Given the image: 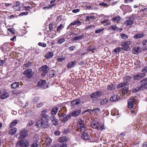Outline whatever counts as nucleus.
Segmentation results:
<instances>
[{"label":"nucleus","instance_id":"f257e3e1","mask_svg":"<svg viewBox=\"0 0 147 147\" xmlns=\"http://www.w3.org/2000/svg\"><path fill=\"white\" fill-rule=\"evenodd\" d=\"M48 109H45L41 111L40 114V119L36 123V125L42 128H46L49 127L48 123L49 116L46 114Z\"/></svg>","mask_w":147,"mask_h":147},{"label":"nucleus","instance_id":"f03ea898","mask_svg":"<svg viewBox=\"0 0 147 147\" xmlns=\"http://www.w3.org/2000/svg\"><path fill=\"white\" fill-rule=\"evenodd\" d=\"M145 89H147V78L141 80L140 84L133 89V91L136 92L139 90H143Z\"/></svg>","mask_w":147,"mask_h":147},{"label":"nucleus","instance_id":"7ed1b4c3","mask_svg":"<svg viewBox=\"0 0 147 147\" xmlns=\"http://www.w3.org/2000/svg\"><path fill=\"white\" fill-rule=\"evenodd\" d=\"M132 79V76H125L123 77V82L119 84L117 86L118 88L129 85V82Z\"/></svg>","mask_w":147,"mask_h":147},{"label":"nucleus","instance_id":"20e7f679","mask_svg":"<svg viewBox=\"0 0 147 147\" xmlns=\"http://www.w3.org/2000/svg\"><path fill=\"white\" fill-rule=\"evenodd\" d=\"M77 129V131L78 132L81 133L84 132L86 128L85 126L84 120L81 119H78Z\"/></svg>","mask_w":147,"mask_h":147},{"label":"nucleus","instance_id":"39448f33","mask_svg":"<svg viewBox=\"0 0 147 147\" xmlns=\"http://www.w3.org/2000/svg\"><path fill=\"white\" fill-rule=\"evenodd\" d=\"M126 19L127 20L124 22V24L126 26L131 25L134 23L135 20L134 15H132L131 16L127 17Z\"/></svg>","mask_w":147,"mask_h":147},{"label":"nucleus","instance_id":"423d86ee","mask_svg":"<svg viewBox=\"0 0 147 147\" xmlns=\"http://www.w3.org/2000/svg\"><path fill=\"white\" fill-rule=\"evenodd\" d=\"M34 74V72L32 71V70L31 68L27 69L23 73V74L25 75L26 78H32Z\"/></svg>","mask_w":147,"mask_h":147},{"label":"nucleus","instance_id":"0eeeda50","mask_svg":"<svg viewBox=\"0 0 147 147\" xmlns=\"http://www.w3.org/2000/svg\"><path fill=\"white\" fill-rule=\"evenodd\" d=\"M131 42L130 41L122 42L121 44V50L123 51L129 50L130 49L129 45Z\"/></svg>","mask_w":147,"mask_h":147},{"label":"nucleus","instance_id":"6e6552de","mask_svg":"<svg viewBox=\"0 0 147 147\" xmlns=\"http://www.w3.org/2000/svg\"><path fill=\"white\" fill-rule=\"evenodd\" d=\"M48 67L46 65H44L40 67L39 69V71L42 72L41 76L42 77H45L48 72Z\"/></svg>","mask_w":147,"mask_h":147},{"label":"nucleus","instance_id":"1a4fd4ad","mask_svg":"<svg viewBox=\"0 0 147 147\" xmlns=\"http://www.w3.org/2000/svg\"><path fill=\"white\" fill-rule=\"evenodd\" d=\"M102 94V92L100 90H99L96 91L94 92L91 94L90 95V97L92 98H98L100 97Z\"/></svg>","mask_w":147,"mask_h":147},{"label":"nucleus","instance_id":"9d476101","mask_svg":"<svg viewBox=\"0 0 147 147\" xmlns=\"http://www.w3.org/2000/svg\"><path fill=\"white\" fill-rule=\"evenodd\" d=\"M21 147H27L29 146V142L26 140H22L19 141L17 143Z\"/></svg>","mask_w":147,"mask_h":147},{"label":"nucleus","instance_id":"9b49d317","mask_svg":"<svg viewBox=\"0 0 147 147\" xmlns=\"http://www.w3.org/2000/svg\"><path fill=\"white\" fill-rule=\"evenodd\" d=\"M50 119L52 124L55 126H57L58 124V119L54 116H51L50 117Z\"/></svg>","mask_w":147,"mask_h":147},{"label":"nucleus","instance_id":"f8f14e48","mask_svg":"<svg viewBox=\"0 0 147 147\" xmlns=\"http://www.w3.org/2000/svg\"><path fill=\"white\" fill-rule=\"evenodd\" d=\"M20 137L21 138L24 139L28 136V132L26 130L24 129L20 131Z\"/></svg>","mask_w":147,"mask_h":147},{"label":"nucleus","instance_id":"ddd939ff","mask_svg":"<svg viewBox=\"0 0 147 147\" xmlns=\"http://www.w3.org/2000/svg\"><path fill=\"white\" fill-rule=\"evenodd\" d=\"M145 75L144 73H142L134 75L133 76V78L134 80H139L144 77Z\"/></svg>","mask_w":147,"mask_h":147},{"label":"nucleus","instance_id":"4468645a","mask_svg":"<svg viewBox=\"0 0 147 147\" xmlns=\"http://www.w3.org/2000/svg\"><path fill=\"white\" fill-rule=\"evenodd\" d=\"M135 100L136 99L134 98L129 99L128 100V105L129 108L131 109L133 107Z\"/></svg>","mask_w":147,"mask_h":147},{"label":"nucleus","instance_id":"2eb2a0df","mask_svg":"<svg viewBox=\"0 0 147 147\" xmlns=\"http://www.w3.org/2000/svg\"><path fill=\"white\" fill-rule=\"evenodd\" d=\"M120 99V97L119 95L115 94L110 98V100L111 102H114L119 100Z\"/></svg>","mask_w":147,"mask_h":147},{"label":"nucleus","instance_id":"dca6fc26","mask_svg":"<svg viewBox=\"0 0 147 147\" xmlns=\"http://www.w3.org/2000/svg\"><path fill=\"white\" fill-rule=\"evenodd\" d=\"M68 138L66 136L60 137L59 138L58 142L60 143H63L66 142L68 141Z\"/></svg>","mask_w":147,"mask_h":147},{"label":"nucleus","instance_id":"f3484780","mask_svg":"<svg viewBox=\"0 0 147 147\" xmlns=\"http://www.w3.org/2000/svg\"><path fill=\"white\" fill-rule=\"evenodd\" d=\"M100 123L97 121H94L91 123V126L92 128L96 129L97 130H99V126Z\"/></svg>","mask_w":147,"mask_h":147},{"label":"nucleus","instance_id":"a211bd4d","mask_svg":"<svg viewBox=\"0 0 147 147\" xmlns=\"http://www.w3.org/2000/svg\"><path fill=\"white\" fill-rule=\"evenodd\" d=\"M76 61H71L67 64V67L69 69L72 68L76 65Z\"/></svg>","mask_w":147,"mask_h":147},{"label":"nucleus","instance_id":"6ab92c4d","mask_svg":"<svg viewBox=\"0 0 147 147\" xmlns=\"http://www.w3.org/2000/svg\"><path fill=\"white\" fill-rule=\"evenodd\" d=\"M46 82L45 80H42L38 81L37 83V86L38 87H42L45 85Z\"/></svg>","mask_w":147,"mask_h":147},{"label":"nucleus","instance_id":"aec40b11","mask_svg":"<svg viewBox=\"0 0 147 147\" xmlns=\"http://www.w3.org/2000/svg\"><path fill=\"white\" fill-rule=\"evenodd\" d=\"M81 111L80 109L76 111H74L72 113H70L71 116L76 117L79 115L81 112Z\"/></svg>","mask_w":147,"mask_h":147},{"label":"nucleus","instance_id":"412c9836","mask_svg":"<svg viewBox=\"0 0 147 147\" xmlns=\"http://www.w3.org/2000/svg\"><path fill=\"white\" fill-rule=\"evenodd\" d=\"M81 102V100L80 99H76L71 101V104L72 105H78Z\"/></svg>","mask_w":147,"mask_h":147},{"label":"nucleus","instance_id":"4be33fe9","mask_svg":"<svg viewBox=\"0 0 147 147\" xmlns=\"http://www.w3.org/2000/svg\"><path fill=\"white\" fill-rule=\"evenodd\" d=\"M81 135V138H82L85 140H88L90 139V137L89 135L86 133L83 132Z\"/></svg>","mask_w":147,"mask_h":147},{"label":"nucleus","instance_id":"5701e85b","mask_svg":"<svg viewBox=\"0 0 147 147\" xmlns=\"http://www.w3.org/2000/svg\"><path fill=\"white\" fill-rule=\"evenodd\" d=\"M17 129L16 127H13L9 130V134L11 136L14 135L16 132Z\"/></svg>","mask_w":147,"mask_h":147},{"label":"nucleus","instance_id":"b1692460","mask_svg":"<svg viewBox=\"0 0 147 147\" xmlns=\"http://www.w3.org/2000/svg\"><path fill=\"white\" fill-rule=\"evenodd\" d=\"M19 86V82H14L11 84V87L12 89H15L18 87Z\"/></svg>","mask_w":147,"mask_h":147},{"label":"nucleus","instance_id":"393cba45","mask_svg":"<svg viewBox=\"0 0 147 147\" xmlns=\"http://www.w3.org/2000/svg\"><path fill=\"white\" fill-rule=\"evenodd\" d=\"M94 19L95 17L94 16L92 15H89L88 16H87L86 17L85 20L87 22H90L94 20Z\"/></svg>","mask_w":147,"mask_h":147},{"label":"nucleus","instance_id":"a878e982","mask_svg":"<svg viewBox=\"0 0 147 147\" xmlns=\"http://www.w3.org/2000/svg\"><path fill=\"white\" fill-rule=\"evenodd\" d=\"M59 109V108L58 107H55L53 108L51 111V114L54 116V115L56 114Z\"/></svg>","mask_w":147,"mask_h":147},{"label":"nucleus","instance_id":"bb28decb","mask_svg":"<svg viewBox=\"0 0 147 147\" xmlns=\"http://www.w3.org/2000/svg\"><path fill=\"white\" fill-rule=\"evenodd\" d=\"M9 96V94L6 92H4L1 95L0 98L3 99H4Z\"/></svg>","mask_w":147,"mask_h":147},{"label":"nucleus","instance_id":"cd10ccee","mask_svg":"<svg viewBox=\"0 0 147 147\" xmlns=\"http://www.w3.org/2000/svg\"><path fill=\"white\" fill-rule=\"evenodd\" d=\"M71 117V116L69 113V115H66L64 117H63L61 120V121L63 123H65L68 121L69 119Z\"/></svg>","mask_w":147,"mask_h":147},{"label":"nucleus","instance_id":"c85d7f7f","mask_svg":"<svg viewBox=\"0 0 147 147\" xmlns=\"http://www.w3.org/2000/svg\"><path fill=\"white\" fill-rule=\"evenodd\" d=\"M141 50V49L140 47H136L134 49L132 52L134 53L137 54H138Z\"/></svg>","mask_w":147,"mask_h":147},{"label":"nucleus","instance_id":"c756f323","mask_svg":"<svg viewBox=\"0 0 147 147\" xmlns=\"http://www.w3.org/2000/svg\"><path fill=\"white\" fill-rule=\"evenodd\" d=\"M18 120L15 119L13 120L10 124L9 127L10 128H11L13 126H15L18 123Z\"/></svg>","mask_w":147,"mask_h":147},{"label":"nucleus","instance_id":"7c9ffc66","mask_svg":"<svg viewBox=\"0 0 147 147\" xmlns=\"http://www.w3.org/2000/svg\"><path fill=\"white\" fill-rule=\"evenodd\" d=\"M108 99L107 98H105L102 99L101 100H100V104L101 105H103L106 104L108 102Z\"/></svg>","mask_w":147,"mask_h":147},{"label":"nucleus","instance_id":"2f4dec72","mask_svg":"<svg viewBox=\"0 0 147 147\" xmlns=\"http://www.w3.org/2000/svg\"><path fill=\"white\" fill-rule=\"evenodd\" d=\"M121 47H117L112 51V53L113 54L114 53H119L121 51Z\"/></svg>","mask_w":147,"mask_h":147},{"label":"nucleus","instance_id":"473e14b6","mask_svg":"<svg viewBox=\"0 0 147 147\" xmlns=\"http://www.w3.org/2000/svg\"><path fill=\"white\" fill-rule=\"evenodd\" d=\"M53 55V53L52 52H49L47 53V55L45 56V58L47 59H49Z\"/></svg>","mask_w":147,"mask_h":147},{"label":"nucleus","instance_id":"72a5a7b5","mask_svg":"<svg viewBox=\"0 0 147 147\" xmlns=\"http://www.w3.org/2000/svg\"><path fill=\"white\" fill-rule=\"evenodd\" d=\"M96 48L95 47H92V46H89L87 49V50L89 51H93L95 50Z\"/></svg>","mask_w":147,"mask_h":147},{"label":"nucleus","instance_id":"f704fd0d","mask_svg":"<svg viewBox=\"0 0 147 147\" xmlns=\"http://www.w3.org/2000/svg\"><path fill=\"white\" fill-rule=\"evenodd\" d=\"M72 23L74 25L79 26L82 24L81 22L78 20L75 21Z\"/></svg>","mask_w":147,"mask_h":147},{"label":"nucleus","instance_id":"c9c22d12","mask_svg":"<svg viewBox=\"0 0 147 147\" xmlns=\"http://www.w3.org/2000/svg\"><path fill=\"white\" fill-rule=\"evenodd\" d=\"M121 19V17L119 16H115L113 18L112 21L114 22H118V21H120Z\"/></svg>","mask_w":147,"mask_h":147},{"label":"nucleus","instance_id":"e433bc0d","mask_svg":"<svg viewBox=\"0 0 147 147\" xmlns=\"http://www.w3.org/2000/svg\"><path fill=\"white\" fill-rule=\"evenodd\" d=\"M107 88L109 90H114L115 87L113 84H111L107 86Z\"/></svg>","mask_w":147,"mask_h":147},{"label":"nucleus","instance_id":"4c0bfd02","mask_svg":"<svg viewBox=\"0 0 147 147\" xmlns=\"http://www.w3.org/2000/svg\"><path fill=\"white\" fill-rule=\"evenodd\" d=\"M13 8L15 11H18L20 10L21 7L19 5H16L13 6Z\"/></svg>","mask_w":147,"mask_h":147},{"label":"nucleus","instance_id":"58836bf2","mask_svg":"<svg viewBox=\"0 0 147 147\" xmlns=\"http://www.w3.org/2000/svg\"><path fill=\"white\" fill-rule=\"evenodd\" d=\"M39 144L37 141H34L32 144L30 145V147H37L38 146Z\"/></svg>","mask_w":147,"mask_h":147},{"label":"nucleus","instance_id":"ea45409f","mask_svg":"<svg viewBox=\"0 0 147 147\" xmlns=\"http://www.w3.org/2000/svg\"><path fill=\"white\" fill-rule=\"evenodd\" d=\"M143 45L144 49L147 50V40H144L143 41Z\"/></svg>","mask_w":147,"mask_h":147},{"label":"nucleus","instance_id":"a19ab883","mask_svg":"<svg viewBox=\"0 0 147 147\" xmlns=\"http://www.w3.org/2000/svg\"><path fill=\"white\" fill-rule=\"evenodd\" d=\"M128 89L126 87L123 88L122 90V93L123 95H125L127 93Z\"/></svg>","mask_w":147,"mask_h":147},{"label":"nucleus","instance_id":"79ce46f5","mask_svg":"<svg viewBox=\"0 0 147 147\" xmlns=\"http://www.w3.org/2000/svg\"><path fill=\"white\" fill-rule=\"evenodd\" d=\"M32 64V63L30 62H28V63L24 64L23 66L26 68H27Z\"/></svg>","mask_w":147,"mask_h":147},{"label":"nucleus","instance_id":"37998d69","mask_svg":"<svg viewBox=\"0 0 147 147\" xmlns=\"http://www.w3.org/2000/svg\"><path fill=\"white\" fill-rule=\"evenodd\" d=\"M6 48L7 46L5 44H3L0 47V49L2 51L4 52L5 51H6Z\"/></svg>","mask_w":147,"mask_h":147},{"label":"nucleus","instance_id":"c03bdc74","mask_svg":"<svg viewBox=\"0 0 147 147\" xmlns=\"http://www.w3.org/2000/svg\"><path fill=\"white\" fill-rule=\"evenodd\" d=\"M52 142V139L50 138H47L46 140V142L47 144L49 145Z\"/></svg>","mask_w":147,"mask_h":147},{"label":"nucleus","instance_id":"a18cd8bd","mask_svg":"<svg viewBox=\"0 0 147 147\" xmlns=\"http://www.w3.org/2000/svg\"><path fill=\"white\" fill-rule=\"evenodd\" d=\"M95 27V26L94 25H90L89 26H86L85 28V29L86 30H88L89 29H92L94 28Z\"/></svg>","mask_w":147,"mask_h":147},{"label":"nucleus","instance_id":"49530a36","mask_svg":"<svg viewBox=\"0 0 147 147\" xmlns=\"http://www.w3.org/2000/svg\"><path fill=\"white\" fill-rule=\"evenodd\" d=\"M144 34L142 32H140L135 34L134 37H144Z\"/></svg>","mask_w":147,"mask_h":147},{"label":"nucleus","instance_id":"de8ad7c7","mask_svg":"<svg viewBox=\"0 0 147 147\" xmlns=\"http://www.w3.org/2000/svg\"><path fill=\"white\" fill-rule=\"evenodd\" d=\"M104 30V28H102L101 29H99L96 30L95 31V33L96 34L101 33Z\"/></svg>","mask_w":147,"mask_h":147},{"label":"nucleus","instance_id":"09e8293b","mask_svg":"<svg viewBox=\"0 0 147 147\" xmlns=\"http://www.w3.org/2000/svg\"><path fill=\"white\" fill-rule=\"evenodd\" d=\"M39 100V98L37 96L36 97H34V98L33 100V102L34 103H35Z\"/></svg>","mask_w":147,"mask_h":147},{"label":"nucleus","instance_id":"8fccbe9b","mask_svg":"<svg viewBox=\"0 0 147 147\" xmlns=\"http://www.w3.org/2000/svg\"><path fill=\"white\" fill-rule=\"evenodd\" d=\"M54 25L53 23L50 24L49 25V29L50 31H53V26Z\"/></svg>","mask_w":147,"mask_h":147},{"label":"nucleus","instance_id":"3c124183","mask_svg":"<svg viewBox=\"0 0 147 147\" xmlns=\"http://www.w3.org/2000/svg\"><path fill=\"white\" fill-rule=\"evenodd\" d=\"M74 25L71 22L70 24L68 26L67 28V29L69 30H72L73 28L74 27Z\"/></svg>","mask_w":147,"mask_h":147},{"label":"nucleus","instance_id":"603ef678","mask_svg":"<svg viewBox=\"0 0 147 147\" xmlns=\"http://www.w3.org/2000/svg\"><path fill=\"white\" fill-rule=\"evenodd\" d=\"M99 129L101 130H105L106 129V127L104 125V124H102L100 127Z\"/></svg>","mask_w":147,"mask_h":147},{"label":"nucleus","instance_id":"864d4df0","mask_svg":"<svg viewBox=\"0 0 147 147\" xmlns=\"http://www.w3.org/2000/svg\"><path fill=\"white\" fill-rule=\"evenodd\" d=\"M38 45L42 47H45L47 46V45L46 43H42L41 42H39L38 43Z\"/></svg>","mask_w":147,"mask_h":147},{"label":"nucleus","instance_id":"5fc2aeb1","mask_svg":"<svg viewBox=\"0 0 147 147\" xmlns=\"http://www.w3.org/2000/svg\"><path fill=\"white\" fill-rule=\"evenodd\" d=\"M65 41L64 38H61L59 39L57 41V43L59 44H61Z\"/></svg>","mask_w":147,"mask_h":147},{"label":"nucleus","instance_id":"6e6d98bb","mask_svg":"<svg viewBox=\"0 0 147 147\" xmlns=\"http://www.w3.org/2000/svg\"><path fill=\"white\" fill-rule=\"evenodd\" d=\"M135 64L136 65V67L138 68L140 67L141 65V63L138 60L135 63Z\"/></svg>","mask_w":147,"mask_h":147},{"label":"nucleus","instance_id":"4d7b16f0","mask_svg":"<svg viewBox=\"0 0 147 147\" xmlns=\"http://www.w3.org/2000/svg\"><path fill=\"white\" fill-rule=\"evenodd\" d=\"M142 71L143 72L142 73H144L145 75V73L147 72V66L143 68L142 69Z\"/></svg>","mask_w":147,"mask_h":147},{"label":"nucleus","instance_id":"13d9d810","mask_svg":"<svg viewBox=\"0 0 147 147\" xmlns=\"http://www.w3.org/2000/svg\"><path fill=\"white\" fill-rule=\"evenodd\" d=\"M28 14V12L27 11L23 12L21 13L19 15V16H21L24 15H27Z\"/></svg>","mask_w":147,"mask_h":147},{"label":"nucleus","instance_id":"bf43d9fd","mask_svg":"<svg viewBox=\"0 0 147 147\" xmlns=\"http://www.w3.org/2000/svg\"><path fill=\"white\" fill-rule=\"evenodd\" d=\"M49 76L50 77H53L55 76V74L53 72V71H51V72H50L49 74Z\"/></svg>","mask_w":147,"mask_h":147},{"label":"nucleus","instance_id":"052dcab7","mask_svg":"<svg viewBox=\"0 0 147 147\" xmlns=\"http://www.w3.org/2000/svg\"><path fill=\"white\" fill-rule=\"evenodd\" d=\"M62 144L59 145V147H67V145L65 143H61Z\"/></svg>","mask_w":147,"mask_h":147},{"label":"nucleus","instance_id":"680f3d73","mask_svg":"<svg viewBox=\"0 0 147 147\" xmlns=\"http://www.w3.org/2000/svg\"><path fill=\"white\" fill-rule=\"evenodd\" d=\"M63 26L62 24H61L59 26H58V27L57 28V31H59L60 30H61Z\"/></svg>","mask_w":147,"mask_h":147},{"label":"nucleus","instance_id":"e2e57ef3","mask_svg":"<svg viewBox=\"0 0 147 147\" xmlns=\"http://www.w3.org/2000/svg\"><path fill=\"white\" fill-rule=\"evenodd\" d=\"M44 105V103L42 102L39 103L36 105V107L38 108H39L42 107Z\"/></svg>","mask_w":147,"mask_h":147},{"label":"nucleus","instance_id":"0e129e2a","mask_svg":"<svg viewBox=\"0 0 147 147\" xmlns=\"http://www.w3.org/2000/svg\"><path fill=\"white\" fill-rule=\"evenodd\" d=\"M24 7L25 8V10L26 11H28L31 9V7L30 6H24Z\"/></svg>","mask_w":147,"mask_h":147},{"label":"nucleus","instance_id":"69168bd1","mask_svg":"<svg viewBox=\"0 0 147 147\" xmlns=\"http://www.w3.org/2000/svg\"><path fill=\"white\" fill-rule=\"evenodd\" d=\"M99 5L102 6L103 7H106L107 6V5L106 3H101L99 4Z\"/></svg>","mask_w":147,"mask_h":147},{"label":"nucleus","instance_id":"338daca9","mask_svg":"<svg viewBox=\"0 0 147 147\" xmlns=\"http://www.w3.org/2000/svg\"><path fill=\"white\" fill-rule=\"evenodd\" d=\"M8 30L11 33L14 34L15 32L13 31V28H9L8 29Z\"/></svg>","mask_w":147,"mask_h":147},{"label":"nucleus","instance_id":"774afa93","mask_svg":"<svg viewBox=\"0 0 147 147\" xmlns=\"http://www.w3.org/2000/svg\"><path fill=\"white\" fill-rule=\"evenodd\" d=\"M34 123V122L33 120H31L28 122V124L30 126L32 125Z\"/></svg>","mask_w":147,"mask_h":147}]
</instances>
